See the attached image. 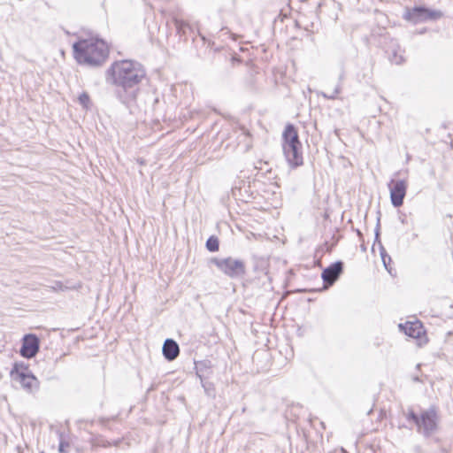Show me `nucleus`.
I'll return each instance as SVG.
<instances>
[{
  "mask_svg": "<svg viewBox=\"0 0 453 453\" xmlns=\"http://www.w3.org/2000/svg\"><path fill=\"white\" fill-rule=\"evenodd\" d=\"M69 447H70V444L68 442L61 440L59 442V445H58V452L59 453H67Z\"/></svg>",
  "mask_w": 453,
  "mask_h": 453,
  "instance_id": "23",
  "label": "nucleus"
},
{
  "mask_svg": "<svg viewBox=\"0 0 453 453\" xmlns=\"http://www.w3.org/2000/svg\"><path fill=\"white\" fill-rule=\"evenodd\" d=\"M399 327L406 335L414 339H419L425 334L423 325L419 321H407L405 324H400Z\"/></svg>",
  "mask_w": 453,
  "mask_h": 453,
  "instance_id": "11",
  "label": "nucleus"
},
{
  "mask_svg": "<svg viewBox=\"0 0 453 453\" xmlns=\"http://www.w3.org/2000/svg\"><path fill=\"white\" fill-rule=\"evenodd\" d=\"M162 351L166 360L173 361L179 356L180 348L174 340L168 338L163 344Z\"/></svg>",
  "mask_w": 453,
  "mask_h": 453,
  "instance_id": "13",
  "label": "nucleus"
},
{
  "mask_svg": "<svg viewBox=\"0 0 453 453\" xmlns=\"http://www.w3.org/2000/svg\"><path fill=\"white\" fill-rule=\"evenodd\" d=\"M206 249L211 252H216L219 249V242L218 237L211 235L206 241Z\"/></svg>",
  "mask_w": 453,
  "mask_h": 453,
  "instance_id": "16",
  "label": "nucleus"
},
{
  "mask_svg": "<svg viewBox=\"0 0 453 453\" xmlns=\"http://www.w3.org/2000/svg\"><path fill=\"white\" fill-rule=\"evenodd\" d=\"M357 234L361 235V232L359 230L357 231Z\"/></svg>",
  "mask_w": 453,
  "mask_h": 453,
  "instance_id": "26",
  "label": "nucleus"
},
{
  "mask_svg": "<svg viewBox=\"0 0 453 453\" xmlns=\"http://www.w3.org/2000/svg\"><path fill=\"white\" fill-rule=\"evenodd\" d=\"M344 263L336 261L325 268L321 273V278L325 284L332 286L343 273Z\"/></svg>",
  "mask_w": 453,
  "mask_h": 453,
  "instance_id": "8",
  "label": "nucleus"
},
{
  "mask_svg": "<svg viewBox=\"0 0 453 453\" xmlns=\"http://www.w3.org/2000/svg\"><path fill=\"white\" fill-rule=\"evenodd\" d=\"M15 380L18 381L21 388L27 393H33L39 388V380L32 372L19 374V378Z\"/></svg>",
  "mask_w": 453,
  "mask_h": 453,
  "instance_id": "12",
  "label": "nucleus"
},
{
  "mask_svg": "<svg viewBox=\"0 0 453 453\" xmlns=\"http://www.w3.org/2000/svg\"><path fill=\"white\" fill-rule=\"evenodd\" d=\"M443 16L442 12L432 10L426 6H414L407 8L403 19L414 24L440 19Z\"/></svg>",
  "mask_w": 453,
  "mask_h": 453,
  "instance_id": "5",
  "label": "nucleus"
},
{
  "mask_svg": "<svg viewBox=\"0 0 453 453\" xmlns=\"http://www.w3.org/2000/svg\"><path fill=\"white\" fill-rule=\"evenodd\" d=\"M380 257L386 270L391 273L389 264L392 261L391 257L387 253L385 248L380 244Z\"/></svg>",
  "mask_w": 453,
  "mask_h": 453,
  "instance_id": "17",
  "label": "nucleus"
},
{
  "mask_svg": "<svg viewBox=\"0 0 453 453\" xmlns=\"http://www.w3.org/2000/svg\"><path fill=\"white\" fill-rule=\"evenodd\" d=\"M207 361H203V362H200L197 365H196V370L201 367L202 368V373L203 374V378H205V375L206 373L208 372L209 369H210V366L207 365Z\"/></svg>",
  "mask_w": 453,
  "mask_h": 453,
  "instance_id": "22",
  "label": "nucleus"
},
{
  "mask_svg": "<svg viewBox=\"0 0 453 453\" xmlns=\"http://www.w3.org/2000/svg\"><path fill=\"white\" fill-rule=\"evenodd\" d=\"M407 187V181L404 180H391L388 183L391 203L394 207L398 208L403 205Z\"/></svg>",
  "mask_w": 453,
  "mask_h": 453,
  "instance_id": "6",
  "label": "nucleus"
},
{
  "mask_svg": "<svg viewBox=\"0 0 453 453\" xmlns=\"http://www.w3.org/2000/svg\"><path fill=\"white\" fill-rule=\"evenodd\" d=\"M298 133L292 124H288L282 134V149L292 146H301Z\"/></svg>",
  "mask_w": 453,
  "mask_h": 453,
  "instance_id": "10",
  "label": "nucleus"
},
{
  "mask_svg": "<svg viewBox=\"0 0 453 453\" xmlns=\"http://www.w3.org/2000/svg\"><path fill=\"white\" fill-rule=\"evenodd\" d=\"M375 242H378L380 245L381 242H380V218L377 220V225L375 228Z\"/></svg>",
  "mask_w": 453,
  "mask_h": 453,
  "instance_id": "24",
  "label": "nucleus"
},
{
  "mask_svg": "<svg viewBox=\"0 0 453 453\" xmlns=\"http://www.w3.org/2000/svg\"><path fill=\"white\" fill-rule=\"evenodd\" d=\"M78 101L80 103V104L85 108V109H88L89 106H90V97H89V95L87 93V92H83L81 93L79 97H78Z\"/></svg>",
  "mask_w": 453,
  "mask_h": 453,
  "instance_id": "19",
  "label": "nucleus"
},
{
  "mask_svg": "<svg viewBox=\"0 0 453 453\" xmlns=\"http://www.w3.org/2000/svg\"><path fill=\"white\" fill-rule=\"evenodd\" d=\"M146 76L143 66L133 60L113 62L107 69L105 80L108 84L115 86L117 99L130 107L135 103L139 92V84Z\"/></svg>",
  "mask_w": 453,
  "mask_h": 453,
  "instance_id": "1",
  "label": "nucleus"
},
{
  "mask_svg": "<svg viewBox=\"0 0 453 453\" xmlns=\"http://www.w3.org/2000/svg\"><path fill=\"white\" fill-rule=\"evenodd\" d=\"M405 417L416 426L417 432L425 438L433 436L439 429L440 416L438 408L434 405L421 410L419 413L409 409Z\"/></svg>",
  "mask_w": 453,
  "mask_h": 453,
  "instance_id": "3",
  "label": "nucleus"
},
{
  "mask_svg": "<svg viewBox=\"0 0 453 453\" xmlns=\"http://www.w3.org/2000/svg\"><path fill=\"white\" fill-rule=\"evenodd\" d=\"M197 376L200 379L202 387L203 388L205 394L209 397L214 398L215 395H216V390H215L214 384L210 382V381H208V380H206V379L203 378V374L202 373V368L201 367H199L197 369Z\"/></svg>",
  "mask_w": 453,
  "mask_h": 453,
  "instance_id": "14",
  "label": "nucleus"
},
{
  "mask_svg": "<svg viewBox=\"0 0 453 453\" xmlns=\"http://www.w3.org/2000/svg\"><path fill=\"white\" fill-rule=\"evenodd\" d=\"M29 372H31L29 371L27 365H26L23 362H16L11 370L10 375L13 380H16L19 378V374H27Z\"/></svg>",
  "mask_w": 453,
  "mask_h": 453,
  "instance_id": "15",
  "label": "nucleus"
},
{
  "mask_svg": "<svg viewBox=\"0 0 453 453\" xmlns=\"http://www.w3.org/2000/svg\"><path fill=\"white\" fill-rule=\"evenodd\" d=\"M341 89H342L341 85L337 84L332 93L327 94L326 92H320L319 95L322 96L324 98L334 100L337 97V95L340 94Z\"/></svg>",
  "mask_w": 453,
  "mask_h": 453,
  "instance_id": "20",
  "label": "nucleus"
},
{
  "mask_svg": "<svg viewBox=\"0 0 453 453\" xmlns=\"http://www.w3.org/2000/svg\"><path fill=\"white\" fill-rule=\"evenodd\" d=\"M211 263L215 265L226 276L235 279L242 277L245 273V264L241 259H234L231 257L226 258L213 257Z\"/></svg>",
  "mask_w": 453,
  "mask_h": 453,
  "instance_id": "4",
  "label": "nucleus"
},
{
  "mask_svg": "<svg viewBox=\"0 0 453 453\" xmlns=\"http://www.w3.org/2000/svg\"><path fill=\"white\" fill-rule=\"evenodd\" d=\"M174 25L178 33H184L185 27H188V23L181 19H174Z\"/></svg>",
  "mask_w": 453,
  "mask_h": 453,
  "instance_id": "21",
  "label": "nucleus"
},
{
  "mask_svg": "<svg viewBox=\"0 0 453 453\" xmlns=\"http://www.w3.org/2000/svg\"><path fill=\"white\" fill-rule=\"evenodd\" d=\"M301 146H290L283 150V154L288 161V165L292 168L298 167L303 164V153Z\"/></svg>",
  "mask_w": 453,
  "mask_h": 453,
  "instance_id": "9",
  "label": "nucleus"
},
{
  "mask_svg": "<svg viewBox=\"0 0 453 453\" xmlns=\"http://www.w3.org/2000/svg\"><path fill=\"white\" fill-rule=\"evenodd\" d=\"M389 60L391 63L395 65H401L405 61L403 56L399 54L396 49H393L392 53L389 56Z\"/></svg>",
  "mask_w": 453,
  "mask_h": 453,
  "instance_id": "18",
  "label": "nucleus"
},
{
  "mask_svg": "<svg viewBox=\"0 0 453 453\" xmlns=\"http://www.w3.org/2000/svg\"><path fill=\"white\" fill-rule=\"evenodd\" d=\"M53 290H63L64 285L61 281H55L54 285L51 287Z\"/></svg>",
  "mask_w": 453,
  "mask_h": 453,
  "instance_id": "25",
  "label": "nucleus"
},
{
  "mask_svg": "<svg viewBox=\"0 0 453 453\" xmlns=\"http://www.w3.org/2000/svg\"><path fill=\"white\" fill-rule=\"evenodd\" d=\"M40 349V340L34 334H26L22 339L19 350L20 355L26 358H32L36 356Z\"/></svg>",
  "mask_w": 453,
  "mask_h": 453,
  "instance_id": "7",
  "label": "nucleus"
},
{
  "mask_svg": "<svg viewBox=\"0 0 453 453\" xmlns=\"http://www.w3.org/2000/svg\"><path fill=\"white\" fill-rule=\"evenodd\" d=\"M76 60L90 66L101 65L108 58L109 49L103 40L83 39L73 45Z\"/></svg>",
  "mask_w": 453,
  "mask_h": 453,
  "instance_id": "2",
  "label": "nucleus"
}]
</instances>
